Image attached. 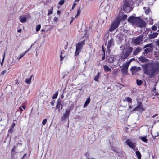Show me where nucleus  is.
I'll use <instances>...</instances> for the list:
<instances>
[{
	"label": "nucleus",
	"instance_id": "nucleus-43",
	"mask_svg": "<svg viewBox=\"0 0 159 159\" xmlns=\"http://www.w3.org/2000/svg\"><path fill=\"white\" fill-rule=\"evenodd\" d=\"M107 32H108V31H107ZM109 36V34L108 33V32H107L106 33L105 36L106 37V38L107 39V38Z\"/></svg>",
	"mask_w": 159,
	"mask_h": 159
},
{
	"label": "nucleus",
	"instance_id": "nucleus-11",
	"mask_svg": "<svg viewBox=\"0 0 159 159\" xmlns=\"http://www.w3.org/2000/svg\"><path fill=\"white\" fill-rule=\"evenodd\" d=\"M83 45V42H81L79 43L76 45V51L75 54H78L80 52V51Z\"/></svg>",
	"mask_w": 159,
	"mask_h": 159
},
{
	"label": "nucleus",
	"instance_id": "nucleus-9",
	"mask_svg": "<svg viewBox=\"0 0 159 159\" xmlns=\"http://www.w3.org/2000/svg\"><path fill=\"white\" fill-rule=\"evenodd\" d=\"M113 45V39L112 38H111L110 40H108V43L106 44V45H107V50L108 52L110 51V48Z\"/></svg>",
	"mask_w": 159,
	"mask_h": 159
},
{
	"label": "nucleus",
	"instance_id": "nucleus-7",
	"mask_svg": "<svg viewBox=\"0 0 159 159\" xmlns=\"http://www.w3.org/2000/svg\"><path fill=\"white\" fill-rule=\"evenodd\" d=\"M135 24L138 26L140 27H143L146 26V24L140 18L138 17Z\"/></svg>",
	"mask_w": 159,
	"mask_h": 159
},
{
	"label": "nucleus",
	"instance_id": "nucleus-56",
	"mask_svg": "<svg viewBox=\"0 0 159 159\" xmlns=\"http://www.w3.org/2000/svg\"><path fill=\"white\" fill-rule=\"evenodd\" d=\"M156 87H154V88L153 90V92H155V91H156Z\"/></svg>",
	"mask_w": 159,
	"mask_h": 159
},
{
	"label": "nucleus",
	"instance_id": "nucleus-2",
	"mask_svg": "<svg viewBox=\"0 0 159 159\" xmlns=\"http://www.w3.org/2000/svg\"><path fill=\"white\" fill-rule=\"evenodd\" d=\"M133 49V48L129 46L125 47L121 54L120 59L124 60L126 58L130 55Z\"/></svg>",
	"mask_w": 159,
	"mask_h": 159
},
{
	"label": "nucleus",
	"instance_id": "nucleus-38",
	"mask_svg": "<svg viewBox=\"0 0 159 159\" xmlns=\"http://www.w3.org/2000/svg\"><path fill=\"white\" fill-rule=\"evenodd\" d=\"M21 113V111H16V115H17V116H19L20 115Z\"/></svg>",
	"mask_w": 159,
	"mask_h": 159
},
{
	"label": "nucleus",
	"instance_id": "nucleus-23",
	"mask_svg": "<svg viewBox=\"0 0 159 159\" xmlns=\"http://www.w3.org/2000/svg\"><path fill=\"white\" fill-rule=\"evenodd\" d=\"M158 34V33L157 32L153 33L150 35V37L151 38H154L156 37Z\"/></svg>",
	"mask_w": 159,
	"mask_h": 159
},
{
	"label": "nucleus",
	"instance_id": "nucleus-19",
	"mask_svg": "<svg viewBox=\"0 0 159 159\" xmlns=\"http://www.w3.org/2000/svg\"><path fill=\"white\" fill-rule=\"evenodd\" d=\"M20 20L22 23H24L26 21L27 18L24 16H20L19 18Z\"/></svg>",
	"mask_w": 159,
	"mask_h": 159
},
{
	"label": "nucleus",
	"instance_id": "nucleus-41",
	"mask_svg": "<svg viewBox=\"0 0 159 159\" xmlns=\"http://www.w3.org/2000/svg\"><path fill=\"white\" fill-rule=\"evenodd\" d=\"M127 17V16L126 15H123L122 17V19L123 20H125Z\"/></svg>",
	"mask_w": 159,
	"mask_h": 159
},
{
	"label": "nucleus",
	"instance_id": "nucleus-54",
	"mask_svg": "<svg viewBox=\"0 0 159 159\" xmlns=\"http://www.w3.org/2000/svg\"><path fill=\"white\" fill-rule=\"evenodd\" d=\"M21 30H22L21 29H20L18 30L17 32H21Z\"/></svg>",
	"mask_w": 159,
	"mask_h": 159
},
{
	"label": "nucleus",
	"instance_id": "nucleus-4",
	"mask_svg": "<svg viewBox=\"0 0 159 159\" xmlns=\"http://www.w3.org/2000/svg\"><path fill=\"white\" fill-rule=\"evenodd\" d=\"M131 61V60H130L128 62H126L123 66L121 70V71L123 75H126L127 74L128 68Z\"/></svg>",
	"mask_w": 159,
	"mask_h": 159
},
{
	"label": "nucleus",
	"instance_id": "nucleus-44",
	"mask_svg": "<svg viewBox=\"0 0 159 159\" xmlns=\"http://www.w3.org/2000/svg\"><path fill=\"white\" fill-rule=\"evenodd\" d=\"M58 19L57 17H55L53 20L54 22H56L58 21Z\"/></svg>",
	"mask_w": 159,
	"mask_h": 159
},
{
	"label": "nucleus",
	"instance_id": "nucleus-39",
	"mask_svg": "<svg viewBox=\"0 0 159 159\" xmlns=\"http://www.w3.org/2000/svg\"><path fill=\"white\" fill-rule=\"evenodd\" d=\"M7 73V71L6 70H3V71L1 73V74L2 75H4L6 73Z\"/></svg>",
	"mask_w": 159,
	"mask_h": 159
},
{
	"label": "nucleus",
	"instance_id": "nucleus-37",
	"mask_svg": "<svg viewBox=\"0 0 159 159\" xmlns=\"http://www.w3.org/2000/svg\"><path fill=\"white\" fill-rule=\"evenodd\" d=\"M126 100L129 102H132V99L129 97H127L126 98Z\"/></svg>",
	"mask_w": 159,
	"mask_h": 159
},
{
	"label": "nucleus",
	"instance_id": "nucleus-45",
	"mask_svg": "<svg viewBox=\"0 0 159 159\" xmlns=\"http://www.w3.org/2000/svg\"><path fill=\"white\" fill-rule=\"evenodd\" d=\"M55 103V101H53L52 102H51L50 103H51V105L52 106H53L54 105Z\"/></svg>",
	"mask_w": 159,
	"mask_h": 159
},
{
	"label": "nucleus",
	"instance_id": "nucleus-60",
	"mask_svg": "<svg viewBox=\"0 0 159 159\" xmlns=\"http://www.w3.org/2000/svg\"><path fill=\"white\" fill-rule=\"evenodd\" d=\"M41 31H43V32H44V31H45V30L44 29H42L41 30Z\"/></svg>",
	"mask_w": 159,
	"mask_h": 159
},
{
	"label": "nucleus",
	"instance_id": "nucleus-49",
	"mask_svg": "<svg viewBox=\"0 0 159 159\" xmlns=\"http://www.w3.org/2000/svg\"><path fill=\"white\" fill-rule=\"evenodd\" d=\"M62 52H61V55H60L61 60H62V59H63V57H62Z\"/></svg>",
	"mask_w": 159,
	"mask_h": 159
},
{
	"label": "nucleus",
	"instance_id": "nucleus-21",
	"mask_svg": "<svg viewBox=\"0 0 159 159\" xmlns=\"http://www.w3.org/2000/svg\"><path fill=\"white\" fill-rule=\"evenodd\" d=\"M61 100L60 99H59L57 102L56 104V108L57 109H59L61 107Z\"/></svg>",
	"mask_w": 159,
	"mask_h": 159
},
{
	"label": "nucleus",
	"instance_id": "nucleus-50",
	"mask_svg": "<svg viewBox=\"0 0 159 159\" xmlns=\"http://www.w3.org/2000/svg\"><path fill=\"white\" fill-rule=\"evenodd\" d=\"M15 123H13L12 124V125L11 126H12V127H14V126H15Z\"/></svg>",
	"mask_w": 159,
	"mask_h": 159
},
{
	"label": "nucleus",
	"instance_id": "nucleus-57",
	"mask_svg": "<svg viewBox=\"0 0 159 159\" xmlns=\"http://www.w3.org/2000/svg\"><path fill=\"white\" fill-rule=\"evenodd\" d=\"M157 116V114H155V115H154L153 116H152V117L153 118H154L155 117H156V116Z\"/></svg>",
	"mask_w": 159,
	"mask_h": 159
},
{
	"label": "nucleus",
	"instance_id": "nucleus-47",
	"mask_svg": "<svg viewBox=\"0 0 159 159\" xmlns=\"http://www.w3.org/2000/svg\"><path fill=\"white\" fill-rule=\"evenodd\" d=\"M156 43L158 46H159V39L157 41H156Z\"/></svg>",
	"mask_w": 159,
	"mask_h": 159
},
{
	"label": "nucleus",
	"instance_id": "nucleus-52",
	"mask_svg": "<svg viewBox=\"0 0 159 159\" xmlns=\"http://www.w3.org/2000/svg\"><path fill=\"white\" fill-rule=\"evenodd\" d=\"M102 50L104 52V54H105V50L104 48H103V46H102Z\"/></svg>",
	"mask_w": 159,
	"mask_h": 159
},
{
	"label": "nucleus",
	"instance_id": "nucleus-29",
	"mask_svg": "<svg viewBox=\"0 0 159 159\" xmlns=\"http://www.w3.org/2000/svg\"><path fill=\"white\" fill-rule=\"evenodd\" d=\"M32 75H31L30 77L28 79H27L26 80V82L27 84H30L31 82V78L32 77Z\"/></svg>",
	"mask_w": 159,
	"mask_h": 159
},
{
	"label": "nucleus",
	"instance_id": "nucleus-53",
	"mask_svg": "<svg viewBox=\"0 0 159 159\" xmlns=\"http://www.w3.org/2000/svg\"><path fill=\"white\" fill-rule=\"evenodd\" d=\"M57 13L59 15L60 14V11H57Z\"/></svg>",
	"mask_w": 159,
	"mask_h": 159
},
{
	"label": "nucleus",
	"instance_id": "nucleus-64",
	"mask_svg": "<svg viewBox=\"0 0 159 159\" xmlns=\"http://www.w3.org/2000/svg\"><path fill=\"white\" fill-rule=\"evenodd\" d=\"M87 159H96L93 158H89Z\"/></svg>",
	"mask_w": 159,
	"mask_h": 159
},
{
	"label": "nucleus",
	"instance_id": "nucleus-22",
	"mask_svg": "<svg viewBox=\"0 0 159 159\" xmlns=\"http://www.w3.org/2000/svg\"><path fill=\"white\" fill-rule=\"evenodd\" d=\"M143 9L145 10V13L146 14H148L150 12V9L148 7H144Z\"/></svg>",
	"mask_w": 159,
	"mask_h": 159
},
{
	"label": "nucleus",
	"instance_id": "nucleus-48",
	"mask_svg": "<svg viewBox=\"0 0 159 159\" xmlns=\"http://www.w3.org/2000/svg\"><path fill=\"white\" fill-rule=\"evenodd\" d=\"M4 57H5V53H4V56H3V58L2 62V63H1V65H2V63H3V62L4 60Z\"/></svg>",
	"mask_w": 159,
	"mask_h": 159
},
{
	"label": "nucleus",
	"instance_id": "nucleus-1",
	"mask_svg": "<svg viewBox=\"0 0 159 159\" xmlns=\"http://www.w3.org/2000/svg\"><path fill=\"white\" fill-rule=\"evenodd\" d=\"M142 66L144 74L150 78L154 77L159 72V63L145 64Z\"/></svg>",
	"mask_w": 159,
	"mask_h": 159
},
{
	"label": "nucleus",
	"instance_id": "nucleus-34",
	"mask_svg": "<svg viewBox=\"0 0 159 159\" xmlns=\"http://www.w3.org/2000/svg\"><path fill=\"white\" fill-rule=\"evenodd\" d=\"M65 2V0H61L58 2L59 4L62 5H63Z\"/></svg>",
	"mask_w": 159,
	"mask_h": 159
},
{
	"label": "nucleus",
	"instance_id": "nucleus-8",
	"mask_svg": "<svg viewBox=\"0 0 159 159\" xmlns=\"http://www.w3.org/2000/svg\"><path fill=\"white\" fill-rule=\"evenodd\" d=\"M143 36H140L137 37L134 41V44L136 45H138L140 44L143 41Z\"/></svg>",
	"mask_w": 159,
	"mask_h": 159
},
{
	"label": "nucleus",
	"instance_id": "nucleus-31",
	"mask_svg": "<svg viewBox=\"0 0 159 159\" xmlns=\"http://www.w3.org/2000/svg\"><path fill=\"white\" fill-rule=\"evenodd\" d=\"M58 95V92L57 91L55 93H54V94L52 98L53 99L56 98H57Z\"/></svg>",
	"mask_w": 159,
	"mask_h": 159
},
{
	"label": "nucleus",
	"instance_id": "nucleus-13",
	"mask_svg": "<svg viewBox=\"0 0 159 159\" xmlns=\"http://www.w3.org/2000/svg\"><path fill=\"white\" fill-rule=\"evenodd\" d=\"M137 17H130L128 19V21L133 24H135L136 21H137Z\"/></svg>",
	"mask_w": 159,
	"mask_h": 159
},
{
	"label": "nucleus",
	"instance_id": "nucleus-58",
	"mask_svg": "<svg viewBox=\"0 0 159 159\" xmlns=\"http://www.w3.org/2000/svg\"><path fill=\"white\" fill-rule=\"evenodd\" d=\"M19 109L21 111H22V108L21 107H19Z\"/></svg>",
	"mask_w": 159,
	"mask_h": 159
},
{
	"label": "nucleus",
	"instance_id": "nucleus-10",
	"mask_svg": "<svg viewBox=\"0 0 159 159\" xmlns=\"http://www.w3.org/2000/svg\"><path fill=\"white\" fill-rule=\"evenodd\" d=\"M141 102H138V104L137 107L134 109V110H136L139 111H144V109L142 106Z\"/></svg>",
	"mask_w": 159,
	"mask_h": 159
},
{
	"label": "nucleus",
	"instance_id": "nucleus-59",
	"mask_svg": "<svg viewBox=\"0 0 159 159\" xmlns=\"http://www.w3.org/2000/svg\"><path fill=\"white\" fill-rule=\"evenodd\" d=\"M80 0H75L74 2H75V3L76 2H79Z\"/></svg>",
	"mask_w": 159,
	"mask_h": 159
},
{
	"label": "nucleus",
	"instance_id": "nucleus-42",
	"mask_svg": "<svg viewBox=\"0 0 159 159\" xmlns=\"http://www.w3.org/2000/svg\"><path fill=\"white\" fill-rule=\"evenodd\" d=\"M152 29L153 30H156L157 29V26H154L152 27Z\"/></svg>",
	"mask_w": 159,
	"mask_h": 159
},
{
	"label": "nucleus",
	"instance_id": "nucleus-62",
	"mask_svg": "<svg viewBox=\"0 0 159 159\" xmlns=\"http://www.w3.org/2000/svg\"><path fill=\"white\" fill-rule=\"evenodd\" d=\"M73 21V20H72L70 21V24H71L72 22Z\"/></svg>",
	"mask_w": 159,
	"mask_h": 159
},
{
	"label": "nucleus",
	"instance_id": "nucleus-15",
	"mask_svg": "<svg viewBox=\"0 0 159 159\" xmlns=\"http://www.w3.org/2000/svg\"><path fill=\"white\" fill-rule=\"evenodd\" d=\"M126 143L131 148H135V144L132 143L129 140H127L126 141Z\"/></svg>",
	"mask_w": 159,
	"mask_h": 159
},
{
	"label": "nucleus",
	"instance_id": "nucleus-16",
	"mask_svg": "<svg viewBox=\"0 0 159 159\" xmlns=\"http://www.w3.org/2000/svg\"><path fill=\"white\" fill-rule=\"evenodd\" d=\"M140 61L142 63H144L147 62L149 60L146 59L145 57L143 56H141L139 58Z\"/></svg>",
	"mask_w": 159,
	"mask_h": 159
},
{
	"label": "nucleus",
	"instance_id": "nucleus-40",
	"mask_svg": "<svg viewBox=\"0 0 159 159\" xmlns=\"http://www.w3.org/2000/svg\"><path fill=\"white\" fill-rule=\"evenodd\" d=\"M14 127H12V126H11L10 127V129L9 130V132L11 133H12L13 131V128Z\"/></svg>",
	"mask_w": 159,
	"mask_h": 159
},
{
	"label": "nucleus",
	"instance_id": "nucleus-30",
	"mask_svg": "<svg viewBox=\"0 0 159 159\" xmlns=\"http://www.w3.org/2000/svg\"><path fill=\"white\" fill-rule=\"evenodd\" d=\"M136 82L138 85H140L142 84L143 81L141 80H136Z\"/></svg>",
	"mask_w": 159,
	"mask_h": 159
},
{
	"label": "nucleus",
	"instance_id": "nucleus-6",
	"mask_svg": "<svg viewBox=\"0 0 159 159\" xmlns=\"http://www.w3.org/2000/svg\"><path fill=\"white\" fill-rule=\"evenodd\" d=\"M153 46L151 43L146 45L144 46V48H147L144 50L143 52V54H147L148 52H152L153 50Z\"/></svg>",
	"mask_w": 159,
	"mask_h": 159
},
{
	"label": "nucleus",
	"instance_id": "nucleus-51",
	"mask_svg": "<svg viewBox=\"0 0 159 159\" xmlns=\"http://www.w3.org/2000/svg\"><path fill=\"white\" fill-rule=\"evenodd\" d=\"M105 58V54H104V55L102 58V60H104Z\"/></svg>",
	"mask_w": 159,
	"mask_h": 159
},
{
	"label": "nucleus",
	"instance_id": "nucleus-32",
	"mask_svg": "<svg viewBox=\"0 0 159 159\" xmlns=\"http://www.w3.org/2000/svg\"><path fill=\"white\" fill-rule=\"evenodd\" d=\"M41 28V25H37L36 28V30L38 32L39 31Z\"/></svg>",
	"mask_w": 159,
	"mask_h": 159
},
{
	"label": "nucleus",
	"instance_id": "nucleus-18",
	"mask_svg": "<svg viewBox=\"0 0 159 159\" xmlns=\"http://www.w3.org/2000/svg\"><path fill=\"white\" fill-rule=\"evenodd\" d=\"M70 110L71 109H67L66 110L65 113L64 114V116L65 118H67L68 117L69 115Z\"/></svg>",
	"mask_w": 159,
	"mask_h": 159
},
{
	"label": "nucleus",
	"instance_id": "nucleus-20",
	"mask_svg": "<svg viewBox=\"0 0 159 159\" xmlns=\"http://www.w3.org/2000/svg\"><path fill=\"white\" fill-rule=\"evenodd\" d=\"M103 68L105 71L111 72V69L107 65H104L103 66Z\"/></svg>",
	"mask_w": 159,
	"mask_h": 159
},
{
	"label": "nucleus",
	"instance_id": "nucleus-14",
	"mask_svg": "<svg viewBox=\"0 0 159 159\" xmlns=\"http://www.w3.org/2000/svg\"><path fill=\"white\" fill-rule=\"evenodd\" d=\"M141 50V48L140 47L136 48L133 52V55L135 56L139 53Z\"/></svg>",
	"mask_w": 159,
	"mask_h": 159
},
{
	"label": "nucleus",
	"instance_id": "nucleus-36",
	"mask_svg": "<svg viewBox=\"0 0 159 159\" xmlns=\"http://www.w3.org/2000/svg\"><path fill=\"white\" fill-rule=\"evenodd\" d=\"M99 73L97 75L95 76V78H94V80L96 81H98V79L99 78Z\"/></svg>",
	"mask_w": 159,
	"mask_h": 159
},
{
	"label": "nucleus",
	"instance_id": "nucleus-3",
	"mask_svg": "<svg viewBox=\"0 0 159 159\" xmlns=\"http://www.w3.org/2000/svg\"><path fill=\"white\" fill-rule=\"evenodd\" d=\"M132 0H125L123 5V9L125 11L128 12H130L133 8L132 5L133 4Z\"/></svg>",
	"mask_w": 159,
	"mask_h": 159
},
{
	"label": "nucleus",
	"instance_id": "nucleus-63",
	"mask_svg": "<svg viewBox=\"0 0 159 159\" xmlns=\"http://www.w3.org/2000/svg\"><path fill=\"white\" fill-rule=\"evenodd\" d=\"M63 96H63V95H61V98H63Z\"/></svg>",
	"mask_w": 159,
	"mask_h": 159
},
{
	"label": "nucleus",
	"instance_id": "nucleus-27",
	"mask_svg": "<svg viewBox=\"0 0 159 159\" xmlns=\"http://www.w3.org/2000/svg\"><path fill=\"white\" fill-rule=\"evenodd\" d=\"M140 139L143 141L145 143L147 142L148 139L145 137H140Z\"/></svg>",
	"mask_w": 159,
	"mask_h": 159
},
{
	"label": "nucleus",
	"instance_id": "nucleus-5",
	"mask_svg": "<svg viewBox=\"0 0 159 159\" xmlns=\"http://www.w3.org/2000/svg\"><path fill=\"white\" fill-rule=\"evenodd\" d=\"M120 21L121 19L120 18H118L112 24L109 30L110 31H112L117 27L120 23Z\"/></svg>",
	"mask_w": 159,
	"mask_h": 159
},
{
	"label": "nucleus",
	"instance_id": "nucleus-61",
	"mask_svg": "<svg viewBox=\"0 0 159 159\" xmlns=\"http://www.w3.org/2000/svg\"><path fill=\"white\" fill-rule=\"evenodd\" d=\"M152 158H154V155L153 156V155H152Z\"/></svg>",
	"mask_w": 159,
	"mask_h": 159
},
{
	"label": "nucleus",
	"instance_id": "nucleus-46",
	"mask_svg": "<svg viewBox=\"0 0 159 159\" xmlns=\"http://www.w3.org/2000/svg\"><path fill=\"white\" fill-rule=\"evenodd\" d=\"M76 4L75 3V2H74V4H73V6L72 7V9H74V8Z\"/></svg>",
	"mask_w": 159,
	"mask_h": 159
},
{
	"label": "nucleus",
	"instance_id": "nucleus-25",
	"mask_svg": "<svg viewBox=\"0 0 159 159\" xmlns=\"http://www.w3.org/2000/svg\"><path fill=\"white\" fill-rule=\"evenodd\" d=\"M136 154L138 159H141V155L140 152L139 151H137L136 152Z\"/></svg>",
	"mask_w": 159,
	"mask_h": 159
},
{
	"label": "nucleus",
	"instance_id": "nucleus-28",
	"mask_svg": "<svg viewBox=\"0 0 159 159\" xmlns=\"http://www.w3.org/2000/svg\"><path fill=\"white\" fill-rule=\"evenodd\" d=\"M114 58L113 57H109V58H108V61L109 63H112L114 61Z\"/></svg>",
	"mask_w": 159,
	"mask_h": 159
},
{
	"label": "nucleus",
	"instance_id": "nucleus-17",
	"mask_svg": "<svg viewBox=\"0 0 159 159\" xmlns=\"http://www.w3.org/2000/svg\"><path fill=\"white\" fill-rule=\"evenodd\" d=\"M28 49L27 51H26L25 52H24L22 53H21L20 54V55H17L16 56V57L17 58V59H18V60H20V59H21L23 56L25 55L26 53L27 52H28L29 51Z\"/></svg>",
	"mask_w": 159,
	"mask_h": 159
},
{
	"label": "nucleus",
	"instance_id": "nucleus-55",
	"mask_svg": "<svg viewBox=\"0 0 159 159\" xmlns=\"http://www.w3.org/2000/svg\"><path fill=\"white\" fill-rule=\"evenodd\" d=\"M4 123H5L4 124H3L4 126L6 125L7 124V121L6 120L5 121Z\"/></svg>",
	"mask_w": 159,
	"mask_h": 159
},
{
	"label": "nucleus",
	"instance_id": "nucleus-35",
	"mask_svg": "<svg viewBox=\"0 0 159 159\" xmlns=\"http://www.w3.org/2000/svg\"><path fill=\"white\" fill-rule=\"evenodd\" d=\"M47 122V119H45L43 120L42 122V124H43V125H45L46 123Z\"/></svg>",
	"mask_w": 159,
	"mask_h": 159
},
{
	"label": "nucleus",
	"instance_id": "nucleus-12",
	"mask_svg": "<svg viewBox=\"0 0 159 159\" xmlns=\"http://www.w3.org/2000/svg\"><path fill=\"white\" fill-rule=\"evenodd\" d=\"M131 71L132 72V74L135 73H136L141 70V68L139 67H137L136 66H133L131 67Z\"/></svg>",
	"mask_w": 159,
	"mask_h": 159
},
{
	"label": "nucleus",
	"instance_id": "nucleus-26",
	"mask_svg": "<svg viewBox=\"0 0 159 159\" xmlns=\"http://www.w3.org/2000/svg\"><path fill=\"white\" fill-rule=\"evenodd\" d=\"M53 6H52L51 8L48 10V15H50L52 14L53 12Z\"/></svg>",
	"mask_w": 159,
	"mask_h": 159
},
{
	"label": "nucleus",
	"instance_id": "nucleus-24",
	"mask_svg": "<svg viewBox=\"0 0 159 159\" xmlns=\"http://www.w3.org/2000/svg\"><path fill=\"white\" fill-rule=\"evenodd\" d=\"M90 101V99L89 98H88L86 100V101L84 104V107H85L86 106L88 105Z\"/></svg>",
	"mask_w": 159,
	"mask_h": 159
},
{
	"label": "nucleus",
	"instance_id": "nucleus-33",
	"mask_svg": "<svg viewBox=\"0 0 159 159\" xmlns=\"http://www.w3.org/2000/svg\"><path fill=\"white\" fill-rule=\"evenodd\" d=\"M81 7H80L79 8V9H78V10H77V15L75 16V17H76L77 16L79 15L80 14V13L81 12Z\"/></svg>",
	"mask_w": 159,
	"mask_h": 159
}]
</instances>
